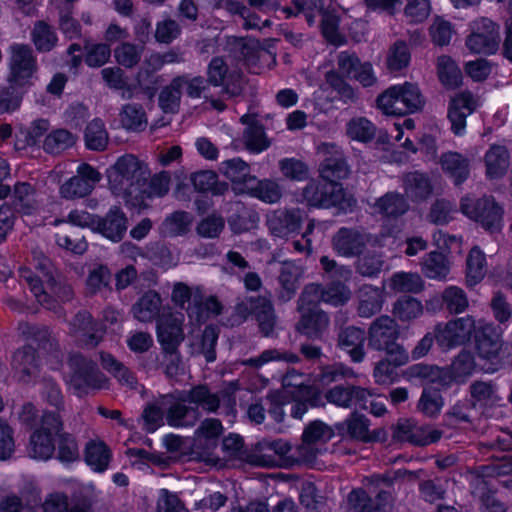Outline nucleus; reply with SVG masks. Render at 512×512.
<instances>
[{
  "label": "nucleus",
  "instance_id": "15",
  "mask_svg": "<svg viewBox=\"0 0 512 512\" xmlns=\"http://www.w3.org/2000/svg\"><path fill=\"white\" fill-rule=\"evenodd\" d=\"M101 179V174L91 165L83 163L77 168V174L60 187V194L65 199L83 198L90 194Z\"/></svg>",
  "mask_w": 512,
  "mask_h": 512
},
{
  "label": "nucleus",
  "instance_id": "10",
  "mask_svg": "<svg viewBox=\"0 0 512 512\" xmlns=\"http://www.w3.org/2000/svg\"><path fill=\"white\" fill-rule=\"evenodd\" d=\"M72 370L70 383L79 393L87 389H100L105 382L104 375L99 371L95 362L85 358L81 354H74L69 359Z\"/></svg>",
  "mask_w": 512,
  "mask_h": 512
},
{
  "label": "nucleus",
  "instance_id": "26",
  "mask_svg": "<svg viewBox=\"0 0 512 512\" xmlns=\"http://www.w3.org/2000/svg\"><path fill=\"white\" fill-rule=\"evenodd\" d=\"M254 307V318L259 332L263 337H274L278 317L276 315L271 294L258 295Z\"/></svg>",
  "mask_w": 512,
  "mask_h": 512
},
{
  "label": "nucleus",
  "instance_id": "36",
  "mask_svg": "<svg viewBox=\"0 0 512 512\" xmlns=\"http://www.w3.org/2000/svg\"><path fill=\"white\" fill-rule=\"evenodd\" d=\"M349 174V166L341 154H335L325 158L320 165V175L323 180L329 183L339 184L338 182L342 179H346Z\"/></svg>",
  "mask_w": 512,
  "mask_h": 512
},
{
  "label": "nucleus",
  "instance_id": "11",
  "mask_svg": "<svg viewBox=\"0 0 512 512\" xmlns=\"http://www.w3.org/2000/svg\"><path fill=\"white\" fill-rule=\"evenodd\" d=\"M184 315L182 313H162L157 319V338L164 353L173 355L178 352L184 340Z\"/></svg>",
  "mask_w": 512,
  "mask_h": 512
},
{
  "label": "nucleus",
  "instance_id": "55",
  "mask_svg": "<svg viewBox=\"0 0 512 512\" xmlns=\"http://www.w3.org/2000/svg\"><path fill=\"white\" fill-rule=\"evenodd\" d=\"M390 287L400 293H418L423 290L424 283L417 273L400 272L392 276Z\"/></svg>",
  "mask_w": 512,
  "mask_h": 512
},
{
  "label": "nucleus",
  "instance_id": "60",
  "mask_svg": "<svg viewBox=\"0 0 512 512\" xmlns=\"http://www.w3.org/2000/svg\"><path fill=\"white\" fill-rule=\"evenodd\" d=\"M443 398L438 389L425 388L417 403V409L427 417L437 416L443 407Z\"/></svg>",
  "mask_w": 512,
  "mask_h": 512
},
{
  "label": "nucleus",
  "instance_id": "54",
  "mask_svg": "<svg viewBox=\"0 0 512 512\" xmlns=\"http://www.w3.org/2000/svg\"><path fill=\"white\" fill-rule=\"evenodd\" d=\"M30 454L33 458L48 459L52 456L55 445L51 434L36 430L30 437Z\"/></svg>",
  "mask_w": 512,
  "mask_h": 512
},
{
  "label": "nucleus",
  "instance_id": "51",
  "mask_svg": "<svg viewBox=\"0 0 512 512\" xmlns=\"http://www.w3.org/2000/svg\"><path fill=\"white\" fill-rule=\"evenodd\" d=\"M38 385L42 400L58 412L63 411L64 395L59 384L53 378L45 376L39 381Z\"/></svg>",
  "mask_w": 512,
  "mask_h": 512
},
{
  "label": "nucleus",
  "instance_id": "1",
  "mask_svg": "<svg viewBox=\"0 0 512 512\" xmlns=\"http://www.w3.org/2000/svg\"><path fill=\"white\" fill-rule=\"evenodd\" d=\"M110 190L133 208L146 207L149 173L147 166L133 155L120 157L107 172Z\"/></svg>",
  "mask_w": 512,
  "mask_h": 512
},
{
  "label": "nucleus",
  "instance_id": "20",
  "mask_svg": "<svg viewBox=\"0 0 512 512\" xmlns=\"http://www.w3.org/2000/svg\"><path fill=\"white\" fill-rule=\"evenodd\" d=\"M366 332L363 328L356 326H346L339 330L337 334V347L346 353L353 363H361L366 355L365 341Z\"/></svg>",
  "mask_w": 512,
  "mask_h": 512
},
{
  "label": "nucleus",
  "instance_id": "39",
  "mask_svg": "<svg viewBox=\"0 0 512 512\" xmlns=\"http://www.w3.org/2000/svg\"><path fill=\"white\" fill-rule=\"evenodd\" d=\"M111 458V452L103 441L91 440L86 444L85 461L96 472L107 469Z\"/></svg>",
  "mask_w": 512,
  "mask_h": 512
},
{
  "label": "nucleus",
  "instance_id": "64",
  "mask_svg": "<svg viewBox=\"0 0 512 512\" xmlns=\"http://www.w3.org/2000/svg\"><path fill=\"white\" fill-rule=\"evenodd\" d=\"M347 135L360 142H370L376 134L375 125L364 117L352 118L347 123Z\"/></svg>",
  "mask_w": 512,
  "mask_h": 512
},
{
  "label": "nucleus",
  "instance_id": "35",
  "mask_svg": "<svg viewBox=\"0 0 512 512\" xmlns=\"http://www.w3.org/2000/svg\"><path fill=\"white\" fill-rule=\"evenodd\" d=\"M442 170L454 179V183L459 185L469 176V160L457 152H446L440 157Z\"/></svg>",
  "mask_w": 512,
  "mask_h": 512
},
{
  "label": "nucleus",
  "instance_id": "44",
  "mask_svg": "<svg viewBox=\"0 0 512 512\" xmlns=\"http://www.w3.org/2000/svg\"><path fill=\"white\" fill-rule=\"evenodd\" d=\"M245 194L258 198L265 203L274 204L280 201L283 192L281 186L274 180L256 179V182L251 184Z\"/></svg>",
  "mask_w": 512,
  "mask_h": 512
},
{
  "label": "nucleus",
  "instance_id": "45",
  "mask_svg": "<svg viewBox=\"0 0 512 512\" xmlns=\"http://www.w3.org/2000/svg\"><path fill=\"white\" fill-rule=\"evenodd\" d=\"M423 313L422 303L412 296L398 298L392 308L393 316L401 322H410Z\"/></svg>",
  "mask_w": 512,
  "mask_h": 512
},
{
  "label": "nucleus",
  "instance_id": "57",
  "mask_svg": "<svg viewBox=\"0 0 512 512\" xmlns=\"http://www.w3.org/2000/svg\"><path fill=\"white\" fill-rule=\"evenodd\" d=\"M411 59V54L405 41L398 40L390 46L386 59L389 71L396 72L406 68Z\"/></svg>",
  "mask_w": 512,
  "mask_h": 512
},
{
  "label": "nucleus",
  "instance_id": "48",
  "mask_svg": "<svg viewBox=\"0 0 512 512\" xmlns=\"http://www.w3.org/2000/svg\"><path fill=\"white\" fill-rule=\"evenodd\" d=\"M449 270V262L441 252L432 251L423 259L422 272L430 279H445Z\"/></svg>",
  "mask_w": 512,
  "mask_h": 512
},
{
  "label": "nucleus",
  "instance_id": "38",
  "mask_svg": "<svg viewBox=\"0 0 512 512\" xmlns=\"http://www.w3.org/2000/svg\"><path fill=\"white\" fill-rule=\"evenodd\" d=\"M510 154L505 146L492 145L485 154V165L488 176L500 177L509 167Z\"/></svg>",
  "mask_w": 512,
  "mask_h": 512
},
{
  "label": "nucleus",
  "instance_id": "59",
  "mask_svg": "<svg viewBox=\"0 0 512 512\" xmlns=\"http://www.w3.org/2000/svg\"><path fill=\"white\" fill-rule=\"evenodd\" d=\"M357 257L355 269L360 275L371 278L376 277L382 271L385 262L380 253L369 251Z\"/></svg>",
  "mask_w": 512,
  "mask_h": 512
},
{
  "label": "nucleus",
  "instance_id": "46",
  "mask_svg": "<svg viewBox=\"0 0 512 512\" xmlns=\"http://www.w3.org/2000/svg\"><path fill=\"white\" fill-rule=\"evenodd\" d=\"M192 223V216L185 211H175L163 221L160 233L163 236L174 237L184 235L189 231Z\"/></svg>",
  "mask_w": 512,
  "mask_h": 512
},
{
  "label": "nucleus",
  "instance_id": "58",
  "mask_svg": "<svg viewBox=\"0 0 512 512\" xmlns=\"http://www.w3.org/2000/svg\"><path fill=\"white\" fill-rule=\"evenodd\" d=\"M442 302L450 314H460L469 305L466 293L457 286H449L442 292Z\"/></svg>",
  "mask_w": 512,
  "mask_h": 512
},
{
  "label": "nucleus",
  "instance_id": "31",
  "mask_svg": "<svg viewBox=\"0 0 512 512\" xmlns=\"http://www.w3.org/2000/svg\"><path fill=\"white\" fill-rule=\"evenodd\" d=\"M188 400V404L200 408L208 413L216 412L220 407V397L213 393L206 384H198L189 390H183V394Z\"/></svg>",
  "mask_w": 512,
  "mask_h": 512
},
{
  "label": "nucleus",
  "instance_id": "32",
  "mask_svg": "<svg viewBox=\"0 0 512 512\" xmlns=\"http://www.w3.org/2000/svg\"><path fill=\"white\" fill-rule=\"evenodd\" d=\"M232 214L228 217V224L236 234L247 232L257 226L259 216L256 211L237 201L231 206Z\"/></svg>",
  "mask_w": 512,
  "mask_h": 512
},
{
  "label": "nucleus",
  "instance_id": "56",
  "mask_svg": "<svg viewBox=\"0 0 512 512\" xmlns=\"http://www.w3.org/2000/svg\"><path fill=\"white\" fill-rule=\"evenodd\" d=\"M354 377H356V373L352 368L347 367L342 363H335L321 367L320 372L317 375V381L322 386H329L332 383L339 382L343 379Z\"/></svg>",
  "mask_w": 512,
  "mask_h": 512
},
{
  "label": "nucleus",
  "instance_id": "14",
  "mask_svg": "<svg viewBox=\"0 0 512 512\" xmlns=\"http://www.w3.org/2000/svg\"><path fill=\"white\" fill-rule=\"evenodd\" d=\"M70 333L80 345L94 348L102 340L105 330L90 312L81 310L70 322Z\"/></svg>",
  "mask_w": 512,
  "mask_h": 512
},
{
  "label": "nucleus",
  "instance_id": "29",
  "mask_svg": "<svg viewBox=\"0 0 512 512\" xmlns=\"http://www.w3.org/2000/svg\"><path fill=\"white\" fill-rule=\"evenodd\" d=\"M332 436V430L323 422L316 420L311 422L302 435L303 444L299 447V453L307 461L315 459L316 454L310 447L311 444L327 441Z\"/></svg>",
  "mask_w": 512,
  "mask_h": 512
},
{
  "label": "nucleus",
  "instance_id": "9",
  "mask_svg": "<svg viewBox=\"0 0 512 512\" xmlns=\"http://www.w3.org/2000/svg\"><path fill=\"white\" fill-rule=\"evenodd\" d=\"M502 345L501 333L495 326L487 324L475 330L476 352L480 359L489 364L482 367L486 372H495L501 366Z\"/></svg>",
  "mask_w": 512,
  "mask_h": 512
},
{
  "label": "nucleus",
  "instance_id": "53",
  "mask_svg": "<svg viewBox=\"0 0 512 512\" xmlns=\"http://www.w3.org/2000/svg\"><path fill=\"white\" fill-rule=\"evenodd\" d=\"M475 366L473 354L468 350H461L448 368L455 377L456 383H464L472 375Z\"/></svg>",
  "mask_w": 512,
  "mask_h": 512
},
{
  "label": "nucleus",
  "instance_id": "61",
  "mask_svg": "<svg viewBox=\"0 0 512 512\" xmlns=\"http://www.w3.org/2000/svg\"><path fill=\"white\" fill-rule=\"evenodd\" d=\"M326 83L337 93L339 99L345 104L355 103L358 99L354 88L348 84L342 76L335 71L325 74Z\"/></svg>",
  "mask_w": 512,
  "mask_h": 512
},
{
  "label": "nucleus",
  "instance_id": "25",
  "mask_svg": "<svg viewBox=\"0 0 512 512\" xmlns=\"http://www.w3.org/2000/svg\"><path fill=\"white\" fill-rule=\"evenodd\" d=\"M371 208L386 220H397L405 215L410 208L408 198L404 193L388 191L377 198Z\"/></svg>",
  "mask_w": 512,
  "mask_h": 512
},
{
  "label": "nucleus",
  "instance_id": "47",
  "mask_svg": "<svg viewBox=\"0 0 512 512\" xmlns=\"http://www.w3.org/2000/svg\"><path fill=\"white\" fill-rule=\"evenodd\" d=\"M161 299L154 291L146 292L133 306L132 311L139 321H151L159 311Z\"/></svg>",
  "mask_w": 512,
  "mask_h": 512
},
{
  "label": "nucleus",
  "instance_id": "17",
  "mask_svg": "<svg viewBox=\"0 0 512 512\" xmlns=\"http://www.w3.org/2000/svg\"><path fill=\"white\" fill-rule=\"evenodd\" d=\"M369 242V236L358 228L341 227L331 238L333 250L343 257L359 256Z\"/></svg>",
  "mask_w": 512,
  "mask_h": 512
},
{
  "label": "nucleus",
  "instance_id": "16",
  "mask_svg": "<svg viewBox=\"0 0 512 512\" xmlns=\"http://www.w3.org/2000/svg\"><path fill=\"white\" fill-rule=\"evenodd\" d=\"M305 216L300 208H280L268 215L267 225L274 236L283 238L298 233Z\"/></svg>",
  "mask_w": 512,
  "mask_h": 512
},
{
  "label": "nucleus",
  "instance_id": "19",
  "mask_svg": "<svg viewBox=\"0 0 512 512\" xmlns=\"http://www.w3.org/2000/svg\"><path fill=\"white\" fill-rule=\"evenodd\" d=\"M477 100L470 91H463L451 98L448 107V119L455 135L463 134L466 118L477 108Z\"/></svg>",
  "mask_w": 512,
  "mask_h": 512
},
{
  "label": "nucleus",
  "instance_id": "2",
  "mask_svg": "<svg viewBox=\"0 0 512 512\" xmlns=\"http://www.w3.org/2000/svg\"><path fill=\"white\" fill-rule=\"evenodd\" d=\"M368 345L376 351H384L393 359L395 365H405L409 355L404 347L397 343L400 327L394 318L382 315L376 318L366 333Z\"/></svg>",
  "mask_w": 512,
  "mask_h": 512
},
{
  "label": "nucleus",
  "instance_id": "24",
  "mask_svg": "<svg viewBox=\"0 0 512 512\" xmlns=\"http://www.w3.org/2000/svg\"><path fill=\"white\" fill-rule=\"evenodd\" d=\"M11 366L19 382L29 383L40 370L36 349L31 345L18 348L12 356Z\"/></svg>",
  "mask_w": 512,
  "mask_h": 512
},
{
  "label": "nucleus",
  "instance_id": "23",
  "mask_svg": "<svg viewBox=\"0 0 512 512\" xmlns=\"http://www.w3.org/2000/svg\"><path fill=\"white\" fill-rule=\"evenodd\" d=\"M220 172L231 181L236 194H245L256 177L251 174V168L241 158L225 160L220 164Z\"/></svg>",
  "mask_w": 512,
  "mask_h": 512
},
{
  "label": "nucleus",
  "instance_id": "22",
  "mask_svg": "<svg viewBox=\"0 0 512 512\" xmlns=\"http://www.w3.org/2000/svg\"><path fill=\"white\" fill-rule=\"evenodd\" d=\"M299 320L295 324V331L310 339L321 340L330 326V317L321 308L298 311Z\"/></svg>",
  "mask_w": 512,
  "mask_h": 512
},
{
  "label": "nucleus",
  "instance_id": "50",
  "mask_svg": "<svg viewBox=\"0 0 512 512\" xmlns=\"http://www.w3.org/2000/svg\"><path fill=\"white\" fill-rule=\"evenodd\" d=\"M20 277L28 284L31 292L34 294L35 298L41 305L45 306L49 310L56 309L57 303L44 290L43 280L40 276L35 275L28 268H22L20 269Z\"/></svg>",
  "mask_w": 512,
  "mask_h": 512
},
{
  "label": "nucleus",
  "instance_id": "63",
  "mask_svg": "<svg viewBox=\"0 0 512 512\" xmlns=\"http://www.w3.org/2000/svg\"><path fill=\"white\" fill-rule=\"evenodd\" d=\"M485 272V255L475 246L467 257V283L470 286L477 284L483 279Z\"/></svg>",
  "mask_w": 512,
  "mask_h": 512
},
{
  "label": "nucleus",
  "instance_id": "40",
  "mask_svg": "<svg viewBox=\"0 0 512 512\" xmlns=\"http://www.w3.org/2000/svg\"><path fill=\"white\" fill-rule=\"evenodd\" d=\"M119 116L122 127L127 131L140 132L147 126V116L140 104L129 103L124 105Z\"/></svg>",
  "mask_w": 512,
  "mask_h": 512
},
{
  "label": "nucleus",
  "instance_id": "13",
  "mask_svg": "<svg viewBox=\"0 0 512 512\" xmlns=\"http://www.w3.org/2000/svg\"><path fill=\"white\" fill-rule=\"evenodd\" d=\"M206 79L214 87L223 86L222 92L229 97H236L242 93L241 74L236 71L229 72L223 57L216 56L211 59L207 67Z\"/></svg>",
  "mask_w": 512,
  "mask_h": 512
},
{
  "label": "nucleus",
  "instance_id": "28",
  "mask_svg": "<svg viewBox=\"0 0 512 512\" xmlns=\"http://www.w3.org/2000/svg\"><path fill=\"white\" fill-rule=\"evenodd\" d=\"M301 275L302 269L295 263L286 261L281 264L278 276L281 289L277 294L279 302L286 303L295 296Z\"/></svg>",
  "mask_w": 512,
  "mask_h": 512
},
{
  "label": "nucleus",
  "instance_id": "52",
  "mask_svg": "<svg viewBox=\"0 0 512 512\" xmlns=\"http://www.w3.org/2000/svg\"><path fill=\"white\" fill-rule=\"evenodd\" d=\"M181 78H173L169 85L164 87L159 94V106L165 113H175L180 106L182 89L179 82Z\"/></svg>",
  "mask_w": 512,
  "mask_h": 512
},
{
  "label": "nucleus",
  "instance_id": "33",
  "mask_svg": "<svg viewBox=\"0 0 512 512\" xmlns=\"http://www.w3.org/2000/svg\"><path fill=\"white\" fill-rule=\"evenodd\" d=\"M194 189L201 193L211 192L214 196H221L228 192L227 182L219 181L218 175L212 170H200L190 175Z\"/></svg>",
  "mask_w": 512,
  "mask_h": 512
},
{
  "label": "nucleus",
  "instance_id": "37",
  "mask_svg": "<svg viewBox=\"0 0 512 512\" xmlns=\"http://www.w3.org/2000/svg\"><path fill=\"white\" fill-rule=\"evenodd\" d=\"M35 190L28 182H17L14 185L12 210L17 213L29 215L37 208L34 199Z\"/></svg>",
  "mask_w": 512,
  "mask_h": 512
},
{
  "label": "nucleus",
  "instance_id": "34",
  "mask_svg": "<svg viewBox=\"0 0 512 512\" xmlns=\"http://www.w3.org/2000/svg\"><path fill=\"white\" fill-rule=\"evenodd\" d=\"M31 42L39 53L52 51L58 43L55 28L44 20H38L31 29Z\"/></svg>",
  "mask_w": 512,
  "mask_h": 512
},
{
  "label": "nucleus",
  "instance_id": "7",
  "mask_svg": "<svg viewBox=\"0 0 512 512\" xmlns=\"http://www.w3.org/2000/svg\"><path fill=\"white\" fill-rule=\"evenodd\" d=\"M183 390L164 395L161 405L166 411V421L173 427H193L201 418L200 410L188 404Z\"/></svg>",
  "mask_w": 512,
  "mask_h": 512
},
{
  "label": "nucleus",
  "instance_id": "27",
  "mask_svg": "<svg viewBox=\"0 0 512 512\" xmlns=\"http://www.w3.org/2000/svg\"><path fill=\"white\" fill-rule=\"evenodd\" d=\"M97 229L106 238L118 242L127 231V218L118 206H114L104 218L98 220Z\"/></svg>",
  "mask_w": 512,
  "mask_h": 512
},
{
  "label": "nucleus",
  "instance_id": "6",
  "mask_svg": "<svg viewBox=\"0 0 512 512\" xmlns=\"http://www.w3.org/2000/svg\"><path fill=\"white\" fill-rule=\"evenodd\" d=\"M500 42L499 25L484 17L473 22L472 32L466 38L469 51L483 55L494 54L499 49Z\"/></svg>",
  "mask_w": 512,
  "mask_h": 512
},
{
  "label": "nucleus",
  "instance_id": "5",
  "mask_svg": "<svg viewBox=\"0 0 512 512\" xmlns=\"http://www.w3.org/2000/svg\"><path fill=\"white\" fill-rule=\"evenodd\" d=\"M460 210L490 233L502 230L504 210L491 195L477 199L466 196L461 199Z\"/></svg>",
  "mask_w": 512,
  "mask_h": 512
},
{
  "label": "nucleus",
  "instance_id": "49",
  "mask_svg": "<svg viewBox=\"0 0 512 512\" xmlns=\"http://www.w3.org/2000/svg\"><path fill=\"white\" fill-rule=\"evenodd\" d=\"M437 73L440 82L448 88H456L461 83V70L450 56L442 55L438 57Z\"/></svg>",
  "mask_w": 512,
  "mask_h": 512
},
{
  "label": "nucleus",
  "instance_id": "21",
  "mask_svg": "<svg viewBox=\"0 0 512 512\" xmlns=\"http://www.w3.org/2000/svg\"><path fill=\"white\" fill-rule=\"evenodd\" d=\"M370 395V392L363 387L339 384L328 389L324 394V398L330 404L348 409L357 404L365 407L364 404Z\"/></svg>",
  "mask_w": 512,
  "mask_h": 512
},
{
  "label": "nucleus",
  "instance_id": "3",
  "mask_svg": "<svg viewBox=\"0 0 512 512\" xmlns=\"http://www.w3.org/2000/svg\"><path fill=\"white\" fill-rule=\"evenodd\" d=\"M425 105L419 87L410 82L390 87L377 98V106L386 115L404 116L421 111Z\"/></svg>",
  "mask_w": 512,
  "mask_h": 512
},
{
  "label": "nucleus",
  "instance_id": "12",
  "mask_svg": "<svg viewBox=\"0 0 512 512\" xmlns=\"http://www.w3.org/2000/svg\"><path fill=\"white\" fill-rule=\"evenodd\" d=\"M303 201L310 207L329 208L338 205L344 195L341 184L329 183L325 180H311L302 189Z\"/></svg>",
  "mask_w": 512,
  "mask_h": 512
},
{
  "label": "nucleus",
  "instance_id": "62",
  "mask_svg": "<svg viewBox=\"0 0 512 512\" xmlns=\"http://www.w3.org/2000/svg\"><path fill=\"white\" fill-rule=\"evenodd\" d=\"M245 147L254 153L266 150L270 146L264 127L258 123L249 125L243 133Z\"/></svg>",
  "mask_w": 512,
  "mask_h": 512
},
{
  "label": "nucleus",
  "instance_id": "4",
  "mask_svg": "<svg viewBox=\"0 0 512 512\" xmlns=\"http://www.w3.org/2000/svg\"><path fill=\"white\" fill-rule=\"evenodd\" d=\"M37 56L29 44L15 43L9 47L7 83L30 88L37 79Z\"/></svg>",
  "mask_w": 512,
  "mask_h": 512
},
{
  "label": "nucleus",
  "instance_id": "42",
  "mask_svg": "<svg viewBox=\"0 0 512 512\" xmlns=\"http://www.w3.org/2000/svg\"><path fill=\"white\" fill-rule=\"evenodd\" d=\"M85 146L89 150L104 151L109 142V135L104 122L99 119L90 121L84 131Z\"/></svg>",
  "mask_w": 512,
  "mask_h": 512
},
{
  "label": "nucleus",
  "instance_id": "30",
  "mask_svg": "<svg viewBox=\"0 0 512 512\" xmlns=\"http://www.w3.org/2000/svg\"><path fill=\"white\" fill-rule=\"evenodd\" d=\"M44 512H93V501L82 497L69 506L68 497L63 493L50 494L43 503Z\"/></svg>",
  "mask_w": 512,
  "mask_h": 512
},
{
  "label": "nucleus",
  "instance_id": "41",
  "mask_svg": "<svg viewBox=\"0 0 512 512\" xmlns=\"http://www.w3.org/2000/svg\"><path fill=\"white\" fill-rule=\"evenodd\" d=\"M77 136L69 130L59 128L51 131L44 139L43 149L51 155H58L68 148L74 146Z\"/></svg>",
  "mask_w": 512,
  "mask_h": 512
},
{
  "label": "nucleus",
  "instance_id": "43",
  "mask_svg": "<svg viewBox=\"0 0 512 512\" xmlns=\"http://www.w3.org/2000/svg\"><path fill=\"white\" fill-rule=\"evenodd\" d=\"M18 330L23 336L36 341L39 348L45 351L53 352L57 349V341L47 327H40L28 322H21L19 323Z\"/></svg>",
  "mask_w": 512,
  "mask_h": 512
},
{
  "label": "nucleus",
  "instance_id": "18",
  "mask_svg": "<svg viewBox=\"0 0 512 512\" xmlns=\"http://www.w3.org/2000/svg\"><path fill=\"white\" fill-rule=\"evenodd\" d=\"M405 196L413 203L427 201L434 194V179L430 173L419 170L401 176Z\"/></svg>",
  "mask_w": 512,
  "mask_h": 512
},
{
  "label": "nucleus",
  "instance_id": "8",
  "mask_svg": "<svg viewBox=\"0 0 512 512\" xmlns=\"http://www.w3.org/2000/svg\"><path fill=\"white\" fill-rule=\"evenodd\" d=\"M475 320L472 316L452 319L434 327L435 340L445 350L468 342L475 332Z\"/></svg>",
  "mask_w": 512,
  "mask_h": 512
}]
</instances>
